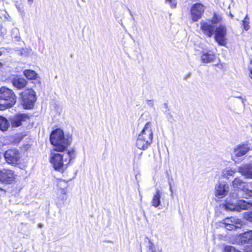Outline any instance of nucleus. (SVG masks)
Here are the masks:
<instances>
[{"mask_svg":"<svg viewBox=\"0 0 252 252\" xmlns=\"http://www.w3.org/2000/svg\"><path fill=\"white\" fill-rule=\"evenodd\" d=\"M239 197L235 192L230 193V198H228L225 204V208L228 211L241 212L252 207V202H247L244 200H236ZM245 218L252 222V211L245 214Z\"/></svg>","mask_w":252,"mask_h":252,"instance_id":"1","label":"nucleus"},{"mask_svg":"<svg viewBox=\"0 0 252 252\" xmlns=\"http://www.w3.org/2000/svg\"><path fill=\"white\" fill-rule=\"evenodd\" d=\"M75 157V152L73 150H69L63 154L52 153L50 161L55 170L63 172Z\"/></svg>","mask_w":252,"mask_h":252,"instance_id":"2","label":"nucleus"},{"mask_svg":"<svg viewBox=\"0 0 252 252\" xmlns=\"http://www.w3.org/2000/svg\"><path fill=\"white\" fill-rule=\"evenodd\" d=\"M51 143L54 146V150L63 152L69 146L72 142L71 136L64 135L61 129H57L51 134L50 138Z\"/></svg>","mask_w":252,"mask_h":252,"instance_id":"3","label":"nucleus"},{"mask_svg":"<svg viewBox=\"0 0 252 252\" xmlns=\"http://www.w3.org/2000/svg\"><path fill=\"white\" fill-rule=\"evenodd\" d=\"M153 137L151 123L147 122L138 136L136 144L137 147L140 150H146L152 143Z\"/></svg>","mask_w":252,"mask_h":252,"instance_id":"4","label":"nucleus"},{"mask_svg":"<svg viewBox=\"0 0 252 252\" xmlns=\"http://www.w3.org/2000/svg\"><path fill=\"white\" fill-rule=\"evenodd\" d=\"M16 102V96L12 90L6 88H0V110L12 107Z\"/></svg>","mask_w":252,"mask_h":252,"instance_id":"5","label":"nucleus"},{"mask_svg":"<svg viewBox=\"0 0 252 252\" xmlns=\"http://www.w3.org/2000/svg\"><path fill=\"white\" fill-rule=\"evenodd\" d=\"M231 186L234 189L243 192L242 197L252 198V182H244L241 178L236 177L232 181Z\"/></svg>","mask_w":252,"mask_h":252,"instance_id":"6","label":"nucleus"},{"mask_svg":"<svg viewBox=\"0 0 252 252\" xmlns=\"http://www.w3.org/2000/svg\"><path fill=\"white\" fill-rule=\"evenodd\" d=\"M58 200L57 205L58 208H62L67 200L68 182L64 180L60 179L58 182Z\"/></svg>","mask_w":252,"mask_h":252,"instance_id":"7","label":"nucleus"},{"mask_svg":"<svg viewBox=\"0 0 252 252\" xmlns=\"http://www.w3.org/2000/svg\"><path fill=\"white\" fill-rule=\"evenodd\" d=\"M22 102L26 109L32 108L36 101L35 93L32 89H27L21 94Z\"/></svg>","mask_w":252,"mask_h":252,"instance_id":"8","label":"nucleus"},{"mask_svg":"<svg viewBox=\"0 0 252 252\" xmlns=\"http://www.w3.org/2000/svg\"><path fill=\"white\" fill-rule=\"evenodd\" d=\"M16 176L12 170L8 168H2L0 170V183L2 184H12L15 182Z\"/></svg>","mask_w":252,"mask_h":252,"instance_id":"9","label":"nucleus"},{"mask_svg":"<svg viewBox=\"0 0 252 252\" xmlns=\"http://www.w3.org/2000/svg\"><path fill=\"white\" fill-rule=\"evenodd\" d=\"M6 162L12 165H16L20 163V154L19 151L15 149L7 150L4 155Z\"/></svg>","mask_w":252,"mask_h":252,"instance_id":"10","label":"nucleus"},{"mask_svg":"<svg viewBox=\"0 0 252 252\" xmlns=\"http://www.w3.org/2000/svg\"><path fill=\"white\" fill-rule=\"evenodd\" d=\"M215 35V40L220 46H225L226 44V35L227 29L224 25H220L216 28Z\"/></svg>","mask_w":252,"mask_h":252,"instance_id":"11","label":"nucleus"},{"mask_svg":"<svg viewBox=\"0 0 252 252\" xmlns=\"http://www.w3.org/2000/svg\"><path fill=\"white\" fill-rule=\"evenodd\" d=\"M222 221L225 225V228L228 230H237L241 228L244 224L241 220L233 217L227 218Z\"/></svg>","mask_w":252,"mask_h":252,"instance_id":"12","label":"nucleus"},{"mask_svg":"<svg viewBox=\"0 0 252 252\" xmlns=\"http://www.w3.org/2000/svg\"><path fill=\"white\" fill-rule=\"evenodd\" d=\"M250 150H251V144L248 143L237 145L233 150V160L235 161L239 160V158L245 156Z\"/></svg>","mask_w":252,"mask_h":252,"instance_id":"13","label":"nucleus"},{"mask_svg":"<svg viewBox=\"0 0 252 252\" xmlns=\"http://www.w3.org/2000/svg\"><path fill=\"white\" fill-rule=\"evenodd\" d=\"M204 11V6L200 3L194 4L191 8V16L193 21L200 19Z\"/></svg>","mask_w":252,"mask_h":252,"instance_id":"14","label":"nucleus"},{"mask_svg":"<svg viewBox=\"0 0 252 252\" xmlns=\"http://www.w3.org/2000/svg\"><path fill=\"white\" fill-rule=\"evenodd\" d=\"M249 158H252V156ZM238 172L246 178L252 179V160L250 163L243 164L238 168Z\"/></svg>","mask_w":252,"mask_h":252,"instance_id":"15","label":"nucleus"},{"mask_svg":"<svg viewBox=\"0 0 252 252\" xmlns=\"http://www.w3.org/2000/svg\"><path fill=\"white\" fill-rule=\"evenodd\" d=\"M200 25L203 33L208 37H211L214 33L216 28L212 24L206 21H201Z\"/></svg>","mask_w":252,"mask_h":252,"instance_id":"16","label":"nucleus"},{"mask_svg":"<svg viewBox=\"0 0 252 252\" xmlns=\"http://www.w3.org/2000/svg\"><path fill=\"white\" fill-rule=\"evenodd\" d=\"M29 119V116L26 114H17L10 119V121L12 127H18L22 125V123L26 119Z\"/></svg>","mask_w":252,"mask_h":252,"instance_id":"17","label":"nucleus"},{"mask_svg":"<svg viewBox=\"0 0 252 252\" xmlns=\"http://www.w3.org/2000/svg\"><path fill=\"white\" fill-rule=\"evenodd\" d=\"M215 190L216 196L218 198H222L228 193L229 186L227 184L220 183L216 186Z\"/></svg>","mask_w":252,"mask_h":252,"instance_id":"18","label":"nucleus"},{"mask_svg":"<svg viewBox=\"0 0 252 252\" xmlns=\"http://www.w3.org/2000/svg\"><path fill=\"white\" fill-rule=\"evenodd\" d=\"M201 62L204 63H213L216 60V56L210 52L203 51L201 55Z\"/></svg>","mask_w":252,"mask_h":252,"instance_id":"19","label":"nucleus"},{"mask_svg":"<svg viewBox=\"0 0 252 252\" xmlns=\"http://www.w3.org/2000/svg\"><path fill=\"white\" fill-rule=\"evenodd\" d=\"M239 242L241 244L251 243L252 242V230L246 232L239 236Z\"/></svg>","mask_w":252,"mask_h":252,"instance_id":"20","label":"nucleus"},{"mask_svg":"<svg viewBox=\"0 0 252 252\" xmlns=\"http://www.w3.org/2000/svg\"><path fill=\"white\" fill-rule=\"evenodd\" d=\"M161 192L160 190L157 189L156 193L154 195L151 201L152 205L158 208L161 205Z\"/></svg>","mask_w":252,"mask_h":252,"instance_id":"21","label":"nucleus"},{"mask_svg":"<svg viewBox=\"0 0 252 252\" xmlns=\"http://www.w3.org/2000/svg\"><path fill=\"white\" fill-rule=\"evenodd\" d=\"M13 85L18 89H21L27 85L26 80L23 78H15L12 80Z\"/></svg>","mask_w":252,"mask_h":252,"instance_id":"22","label":"nucleus"},{"mask_svg":"<svg viewBox=\"0 0 252 252\" xmlns=\"http://www.w3.org/2000/svg\"><path fill=\"white\" fill-rule=\"evenodd\" d=\"M10 126L8 121L4 117L0 116V130L4 131L7 130Z\"/></svg>","mask_w":252,"mask_h":252,"instance_id":"23","label":"nucleus"},{"mask_svg":"<svg viewBox=\"0 0 252 252\" xmlns=\"http://www.w3.org/2000/svg\"><path fill=\"white\" fill-rule=\"evenodd\" d=\"M238 171L236 170H232L230 168H226L222 172V175L224 178L229 179L230 177H233L234 174Z\"/></svg>","mask_w":252,"mask_h":252,"instance_id":"24","label":"nucleus"},{"mask_svg":"<svg viewBox=\"0 0 252 252\" xmlns=\"http://www.w3.org/2000/svg\"><path fill=\"white\" fill-rule=\"evenodd\" d=\"M24 75L29 79H35L37 78V74L33 70L27 69L24 71Z\"/></svg>","mask_w":252,"mask_h":252,"instance_id":"25","label":"nucleus"},{"mask_svg":"<svg viewBox=\"0 0 252 252\" xmlns=\"http://www.w3.org/2000/svg\"><path fill=\"white\" fill-rule=\"evenodd\" d=\"M250 18L248 15H246L244 20L242 21V26L244 30L248 31L250 29Z\"/></svg>","mask_w":252,"mask_h":252,"instance_id":"26","label":"nucleus"},{"mask_svg":"<svg viewBox=\"0 0 252 252\" xmlns=\"http://www.w3.org/2000/svg\"><path fill=\"white\" fill-rule=\"evenodd\" d=\"M147 239L148 241V244L147 246V252H161L160 251H156L154 244L149 238H147Z\"/></svg>","mask_w":252,"mask_h":252,"instance_id":"27","label":"nucleus"},{"mask_svg":"<svg viewBox=\"0 0 252 252\" xmlns=\"http://www.w3.org/2000/svg\"><path fill=\"white\" fill-rule=\"evenodd\" d=\"M12 36L15 38L16 40H19L20 37L19 36V32L18 29L14 28L12 30Z\"/></svg>","mask_w":252,"mask_h":252,"instance_id":"28","label":"nucleus"},{"mask_svg":"<svg viewBox=\"0 0 252 252\" xmlns=\"http://www.w3.org/2000/svg\"><path fill=\"white\" fill-rule=\"evenodd\" d=\"M221 17L219 15H217V14H215L214 15V16L212 18L211 20V24H215L219 23L221 20Z\"/></svg>","mask_w":252,"mask_h":252,"instance_id":"29","label":"nucleus"},{"mask_svg":"<svg viewBox=\"0 0 252 252\" xmlns=\"http://www.w3.org/2000/svg\"><path fill=\"white\" fill-rule=\"evenodd\" d=\"M225 252H242L239 250H236L232 246H227L225 247Z\"/></svg>","mask_w":252,"mask_h":252,"instance_id":"30","label":"nucleus"},{"mask_svg":"<svg viewBox=\"0 0 252 252\" xmlns=\"http://www.w3.org/2000/svg\"><path fill=\"white\" fill-rule=\"evenodd\" d=\"M165 2L169 4L172 8H175L176 6V3L175 0H166Z\"/></svg>","mask_w":252,"mask_h":252,"instance_id":"31","label":"nucleus"},{"mask_svg":"<svg viewBox=\"0 0 252 252\" xmlns=\"http://www.w3.org/2000/svg\"><path fill=\"white\" fill-rule=\"evenodd\" d=\"M249 68L250 71V77L252 79V61L250 63Z\"/></svg>","mask_w":252,"mask_h":252,"instance_id":"32","label":"nucleus"},{"mask_svg":"<svg viewBox=\"0 0 252 252\" xmlns=\"http://www.w3.org/2000/svg\"><path fill=\"white\" fill-rule=\"evenodd\" d=\"M147 104L149 106H151V107H154V101L151 100H147Z\"/></svg>","mask_w":252,"mask_h":252,"instance_id":"33","label":"nucleus"},{"mask_svg":"<svg viewBox=\"0 0 252 252\" xmlns=\"http://www.w3.org/2000/svg\"><path fill=\"white\" fill-rule=\"evenodd\" d=\"M168 184H169V190L171 192V195L172 196L173 195V189H172V185H171V182H168Z\"/></svg>","mask_w":252,"mask_h":252,"instance_id":"34","label":"nucleus"},{"mask_svg":"<svg viewBox=\"0 0 252 252\" xmlns=\"http://www.w3.org/2000/svg\"><path fill=\"white\" fill-rule=\"evenodd\" d=\"M127 10H128L129 12V14L131 15V16L133 18V16L131 12V11L130 10L129 8L127 7Z\"/></svg>","mask_w":252,"mask_h":252,"instance_id":"35","label":"nucleus"},{"mask_svg":"<svg viewBox=\"0 0 252 252\" xmlns=\"http://www.w3.org/2000/svg\"><path fill=\"white\" fill-rule=\"evenodd\" d=\"M163 105L165 108H166V109L168 108V104L167 103H164Z\"/></svg>","mask_w":252,"mask_h":252,"instance_id":"36","label":"nucleus"},{"mask_svg":"<svg viewBox=\"0 0 252 252\" xmlns=\"http://www.w3.org/2000/svg\"><path fill=\"white\" fill-rule=\"evenodd\" d=\"M38 226L39 228H42L43 227V224L42 223H39Z\"/></svg>","mask_w":252,"mask_h":252,"instance_id":"37","label":"nucleus"},{"mask_svg":"<svg viewBox=\"0 0 252 252\" xmlns=\"http://www.w3.org/2000/svg\"><path fill=\"white\" fill-rule=\"evenodd\" d=\"M28 2L30 3V4H32L33 2V0H28Z\"/></svg>","mask_w":252,"mask_h":252,"instance_id":"38","label":"nucleus"},{"mask_svg":"<svg viewBox=\"0 0 252 252\" xmlns=\"http://www.w3.org/2000/svg\"><path fill=\"white\" fill-rule=\"evenodd\" d=\"M3 191L4 192H5V190L2 189V188H0V192Z\"/></svg>","mask_w":252,"mask_h":252,"instance_id":"39","label":"nucleus"},{"mask_svg":"<svg viewBox=\"0 0 252 252\" xmlns=\"http://www.w3.org/2000/svg\"><path fill=\"white\" fill-rule=\"evenodd\" d=\"M230 16L231 18H233V17H234V16L231 13L230 14Z\"/></svg>","mask_w":252,"mask_h":252,"instance_id":"40","label":"nucleus"},{"mask_svg":"<svg viewBox=\"0 0 252 252\" xmlns=\"http://www.w3.org/2000/svg\"><path fill=\"white\" fill-rule=\"evenodd\" d=\"M2 66V64L0 62V68Z\"/></svg>","mask_w":252,"mask_h":252,"instance_id":"41","label":"nucleus"},{"mask_svg":"<svg viewBox=\"0 0 252 252\" xmlns=\"http://www.w3.org/2000/svg\"><path fill=\"white\" fill-rule=\"evenodd\" d=\"M2 55V52L0 51V56Z\"/></svg>","mask_w":252,"mask_h":252,"instance_id":"42","label":"nucleus"}]
</instances>
